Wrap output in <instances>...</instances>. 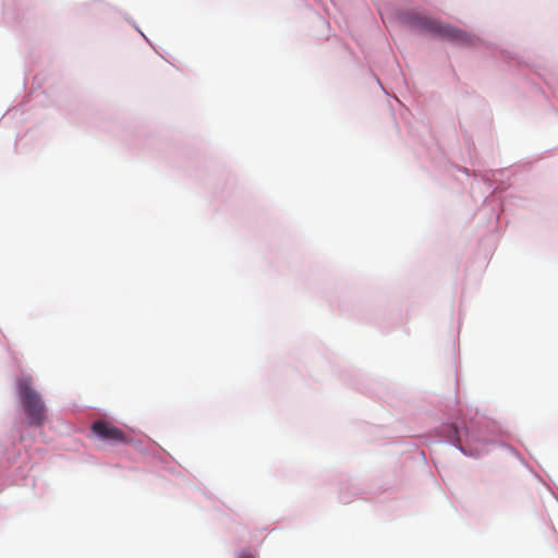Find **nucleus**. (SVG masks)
<instances>
[{"label": "nucleus", "instance_id": "20e7f679", "mask_svg": "<svg viewBox=\"0 0 558 558\" xmlns=\"http://www.w3.org/2000/svg\"><path fill=\"white\" fill-rule=\"evenodd\" d=\"M238 558H254V555L247 551H243Z\"/></svg>", "mask_w": 558, "mask_h": 558}, {"label": "nucleus", "instance_id": "7ed1b4c3", "mask_svg": "<svg viewBox=\"0 0 558 558\" xmlns=\"http://www.w3.org/2000/svg\"><path fill=\"white\" fill-rule=\"evenodd\" d=\"M93 433L99 438L113 442H128V436L119 427L107 421H96L92 425Z\"/></svg>", "mask_w": 558, "mask_h": 558}, {"label": "nucleus", "instance_id": "f257e3e1", "mask_svg": "<svg viewBox=\"0 0 558 558\" xmlns=\"http://www.w3.org/2000/svg\"><path fill=\"white\" fill-rule=\"evenodd\" d=\"M16 388L27 425L44 426L48 420V409L41 393L34 387L33 378L28 375L19 378Z\"/></svg>", "mask_w": 558, "mask_h": 558}, {"label": "nucleus", "instance_id": "f03ea898", "mask_svg": "<svg viewBox=\"0 0 558 558\" xmlns=\"http://www.w3.org/2000/svg\"><path fill=\"white\" fill-rule=\"evenodd\" d=\"M408 22L418 29L426 31L441 38L463 44L471 43V36L464 31L421 13H409Z\"/></svg>", "mask_w": 558, "mask_h": 558}]
</instances>
